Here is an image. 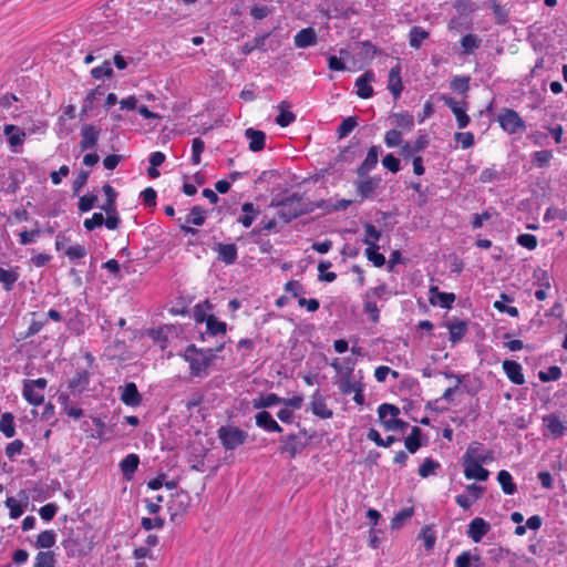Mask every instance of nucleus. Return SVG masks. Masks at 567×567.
Instances as JSON below:
<instances>
[{"mask_svg": "<svg viewBox=\"0 0 567 567\" xmlns=\"http://www.w3.org/2000/svg\"><path fill=\"white\" fill-rule=\"evenodd\" d=\"M463 472L466 480L484 482L488 480L489 471L481 463L462 460Z\"/></svg>", "mask_w": 567, "mask_h": 567, "instance_id": "obj_13", "label": "nucleus"}, {"mask_svg": "<svg viewBox=\"0 0 567 567\" xmlns=\"http://www.w3.org/2000/svg\"><path fill=\"white\" fill-rule=\"evenodd\" d=\"M429 144V136L426 134H420L413 143L404 142L399 153L404 158L419 156L417 154L424 151Z\"/></svg>", "mask_w": 567, "mask_h": 567, "instance_id": "obj_11", "label": "nucleus"}, {"mask_svg": "<svg viewBox=\"0 0 567 567\" xmlns=\"http://www.w3.org/2000/svg\"><path fill=\"white\" fill-rule=\"evenodd\" d=\"M543 422L554 437L557 439L564 435L566 426L557 415H546L544 416Z\"/></svg>", "mask_w": 567, "mask_h": 567, "instance_id": "obj_31", "label": "nucleus"}, {"mask_svg": "<svg viewBox=\"0 0 567 567\" xmlns=\"http://www.w3.org/2000/svg\"><path fill=\"white\" fill-rule=\"evenodd\" d=\"M503 370H504L506 377L509 379V381L513 382L514 384L522 385L525 383L523 368L518 362L512 361V360H505L503 362Z\"/></svg>", "mask_w": 567, "mask_h": 567, "instance_id": "obj_23", "label": "nucleus"}, {"mask_svg": "<svg viewBox=\"0 0 567 567\" xmlns=\"http://www.w3.org/2000/svg\"><path fill=\"white\" fill-rule=\"evenodd\" d=\"M497 122L502 130L508 134H516L524 132L526 128L525 122L519 114L512 109H504L497 115Z\"/></svg>", "mask_w": 567, "mask_h": 567, "instance_id": "obj_6", "label": "nucleus"}, {"mask_svg": "<svg viewBox=\"0 0 567 567\" xmlns=\"http://www.w3.org/2000/svg\"><path fill=\"white\" fill-rule=\"evenodd\" d=\"M205 210L199 206H194L187 217V223L195 226H202L205 223Z\"/></svg>", "mask_w": 567, "mask_h": 567, "instance_id": "obj_59", "label": "nucleus"}, {"mask_svg": "<svg viewBox=\"0 0 567 567\" xmlns=\"http://www.w3.org/2000/svg\"><path fill=\"white\" fill-rule=\"evenodd\" d=\"M454 140L461 144L463 150L472 147L475 143L472 132H457L454 134Z\"/></svg>", "mask_w": 567, "mask_h": 567, "instance_id": "obj_63", "label": "nucleus"}, {"mask_svg": "<svg viewBox=\"0 0 567 567\" xmlns=\"http://www.w3.org/2000/svg\"><path fill=\"white\" fill-rule=\"evenodd\" d=\"M430 37V33L422 27H412L409 32V44L413 49H420L423 41Z\"/></svg>", "mask_w": 567, "mask_h": 567, "instance_id": "obj_36", "label": "nucleus"}, {"mask_svg": "<svg viewBox=\"0 0 567 567\" xmlns=\"http://www.w3.org/2000/svg\"><path fill=\"white\" fill-rule=\"evenodd\" d=\"M357 124V120L353 116H348L347 118H344L338 126V137H347L355 128Z\"/></svg>", "mask_w": 567, "mask_h": 567, "instance_id": "obj_54", "label": "nucleus"}, {"mask_svg": "<svg viewBox=\"0 0 567 567\" xmlns=\"http://www.w3.org/2000/svg\"><path fill=\"white\" fill-rule=\"evenodd\" d=\"M449 329V339L453 344L458 343L467 333V322L464 320L455 319L446 323Z\"/></svg>", "mask_w": 567, "mask_h": 567, "instance_id": "obj_25", "label": "nucleus"}, {"mask_svg": "<svg viewBox=\"0 0 567 567\" xmlns=\"http://www.w3.org/2000/svg\"><path fill=\"white\" fill-rule=\"evenodd\" d=\"M280 401L281 398L276 393H268L266 395H260L258 398L252 399L251 404L254 409L262 410L280 404Z\"/></svg>", "mask_w": 567, "mask_h": 567, "instance_id": "obj_35", "label": "nucleus"}, {"mask_svg": "<svg viewBox=\"0 0 567 567\" xmlns=\"http://www.w3.org/2000/svg\"><path fill=\"white\" fill-rule=\"evenodd\" d=\"M227 323L218 320L214 315H209L206 319V332L209 336L225 334Z\"/></svg>", "mask_w": 567, "mask_h": 567, "instance_id": "obj_40", "label": "nucleus"}, {"mask_svg": "<svg viewBox=\"0 0 567 567\" xmlns=\"http://www.w3.org/2000/svg\"><path fill=\"white\" fill-rule=\"evenodd\" d=\"M214 250L217 252L218 260L225 265H233L238 258V250L235 244H221L215 245Z\"/></svg>", "mask_w": 567, "mask_h": 567, "instance_id": "obj_20", "label": "nucleus"}, {"mask_svg": "<svg viewBox=\"0 0 567 567\" xmlns=\"http://www.w3.org/2000/svg\"><path fill=\"white\" fill-rule=\"evenodd\" d=\"M258 215L259 210L252 203H244L241 206V215L238 217V223H240L245 228H249Z\"/></svg>", "mask_w": 567, "mask_h": 567, "instance_id": "obj_32", "label": "nucleus"}, {"mask_svg": "<svg viewBox=\"0 0 567 567\" xmlns=\"http://www.w3.org/2000/svg\"><path fill=\"white\" fill-rule=\"evenodd\" d=\"M33 567H55V557L52 551H39L34 558Z\"/></svg>", "mask_w": 567, "mask_h": 567, "instance_id": "obj_49", "label": "nucleus"}, {"mask_svg": "<svg viewBox=\"0 0 567 567\" xmlns=\"http://www.w3.org/2000/svg\"><path fill=\"white\" fill-rule=\"evenodd\" d=\"M224 349V344L216 350L198 349L196 346H188L183 352V359L189 364V371L193 377L205 378L209 374V368L216 359V352Z\"/></svg>", "mask_w": 567, "mask_h": 567, "instance_id": "obj_1", "label": "nucleus"}, {"mask_svg": "<svg viewBox=\"0 0 567 567\" xmlns=\"http://www.w3.org/2000/svg\"><path fill=\"white\" fill-rule=\"evenodd\" d=\"M419 538L423 540L424 547L427 551L432 550L436 542V530L433 525H425L420 534Z\"/></svg>", "mask_w": 567, "mask_h": 567, "instance_id": "obj_42", "label": "nucleus"}, {"mask_svg": "<svg viewBox=\"0 0 567 567\" xmlns=\"http://www.w3.org/2000/svg\"><path fill=\"white\" fill-rule=\"evenodd\" d=\"M382 165L384 168L395 174L401 169L400 159L396 158L393 154H386L382 158Z\"/></svg>", "mask_w": 567, "mask_h": 567, "instance_id": "obj_64", "label": "nucleus"}, {"mask_svg": "<svg viewBox=\"0 0 567 567\" xmlns=\"http://www.w3.org/2000/svg\"><path fill=\"white\" fill-rule=\"evenodd\" d=\"M100 128L95 125L85 124L81 128L80 147L82 151L92 150L97 144L100 137Z\"/></svg>", "mask_w": 567, "mask_h": 567, "instance_id": "obj_15", "label": "nucleus"}, {"mask_svg": "<svg viewBox=\"0 0 567 567\" xmlns=\"http://www.w3.org/2000/svg\"><path fill=\"white\" fill-rule=\"evenodd\" d=\"M491 529V525L482 517L473 518L467 527V536L474 542L480 543Z\"/></svg>", "mask_w": 567, "mask_h": 567, "instance_id": "obj_16", "label": "nucleus"}, {"mask_svg": "<svg viewBox=\"0 0 567 567\" xmlns=\"http://www.w3.org/2000/svg\"><path fill=\"white\" fill-rule=\"evenodd\" d=\"M441 100L455 115L456 122H457V127L465 128L471 122V118L466 113V111H467L466 104L463 102H458L454 97L449 96V95H442Z\"/></svg>", "mask_w": 567, "mask_h": 567, "instance_id": "obj_8", "label": "nucleus"}, {"mask_svg": "<svg viewBox=\"0 0 567 567\" xmlns=\"http://www.w3.org/2000/svg\"><path fill=\"white\" fill-rule=\"evenodd\" d=\"M3 133L8 137L11 152L20 153L27 137L24 130L13 124H7L3 126Z\"/></svg>", "mask_w": 567, "mask_h": 567, "instance_id": "obj_10", "label": "nucleus"}, {"mask_svg": "<svg viewBox=\"0 0 567 567\" xmlns=\"http://www.w3.org/2000/svg\"><path fill=\"white\" fill-rule=\"evenodd\" d=\"M18 279L19 274L17 270H7L0 267V282L6 291H11Z\"/></svg>", "mask_w": 567, "mask_h": 567, "instance_id": "obj_44", "label": "nucleus"}, {"mask_svg": "<svg viewBox=\"0 0 567 567\" xmlns=\"http://www.w3.org/2000/svg\"><path fill=\"white\" fill-rule=\"evenodd\" d=\"M365 257L375 267H383L385 265V257L379 252V246H369L365 248Z\"/></svg>", "mask_w": 567, "mask_h": 567, "instance_id": "obj_51", "label": "nucleus"}, {"mask_svg": "<svg viewBox=\"0 0 567 567\" xmlns=\"http://www.w3.org/2000/svg\"><path fill=\"white\" fill-rule=\"evenodd\" d=\"M462 460L481 464H488L494 460V456L493 452L485 449L482 443L472 442L463 454Z\"/></svg>", "mask_w": 567, "mask_h": 567, "instance_id": "obj_7", "label": "nucleus"}, {"mask_svg": "<svg viewBox=\"0 0 567 567\" xmlns=\"http://www.w3.org/2000/svg\"><path fill=\"white\" fill-rule=\"evenodd\" d=\"M365 237L363 243L369 246H378V241L381 237V231L372 224H367L364 226Z\"/></svg>", "mask_w": 567, "mask_h": 567, "instance_id": "obj_50", "label": "nucleus"}, {"mask_svg": "<svg viewBox=\"0 0 567 567\" xmlns=\"http://www.w3.org/2000/svg\"><path fill=\"white\" fill-rule=\"evenodd\" d=\"M421 430L417 426H414L411 431V434L405 439L404 445L406 450L414 454L421 447Z\"/></svg>", "mask_w": 567, "mask_h": 567, "instance_id": "obj_48", "label": "nucleus"}, {"mask_svg": "<svg viewBox=\"0 0 567 567\" xmlns=\"http://www.w3.org/2000/svg\"><path fill=\"white\" fill-rule=\"evenodd\" d=\"M120 399L125 405L136 408L142 403V394L134 382L125 383L120 388Z\"/></svg>", "mask_w": 567, "mask_h": 567, "instance_id": "obj_14", "label": "nucleus"}, {"mask_svg": "<svg viewBox=\"0 0 567 567\" xmlns=\"http://www.w3.org/2000/svg\"><path fill=\"white\" fill-rule=\"evenodd\" d=\"M516 243L528 250H534L536 249L538 241L535 235L520 234L516 237Z\"/></svg>", "mask_w": 567, "mask_h": 567, "instance_id": "obj_61", "label": "nucleus"}, {"mask_svg": "<svg viewBox=\"0 0 567 567\" xmlns=\"http://www.w3.org/2000/svg\"><path fill=\"white\" fill-rule=\"evenodd\" d=\"M391 117L394 120L396 128L404 132H411L414 127V117L409 112L394 113Z\"/></svg>", "mask_w": 567, "mask_h": 567, "instance_id": "obj_34", "label": "nucleus"}, {"mask_svg": "<svg viewBox=\"0 0 567 567\" xmlns=\"http://www.w3.org/2000/svg\"><path fill=\"white\" fill-rule=\"evenodd\" d=\"M270 206L277 208L278 217L285 223H289L312 210L310 204L306 203L303 197L297 193L286 196L282 199L274 198Z\"/></svg>", "mask_w": 567, "mask_h": 567, "instance_id": "obj_2", "label": "nucleus"}, {"mask_svg": "<svg viewBox=\"0 0 567 567\" xmlns=\"http://www.w3.org/2000/svg\"><path fill=\"white\" fill-rule=\"evenodd\" d=\"M381 153V147L378 145H373L368 150L367 156L361 165L358 167L357 173L359 176H365L369 172L375 168L379 155Z\"/></svg>", "mask_w": 567, "mask_h": 567, "instance_id": "obj_22", "label": "nucleus"}, {"mask_svg": "<svg viewBox=\"0 0 567 567\" xmlns=\"http://www.w3.org/2000/svg\"><path fill=\"white\" fill-rule=\"evenodd\" d=\"M310 411L313 415L323 420L331 419L333 416V412L327 405V399L320 390H316L311 395Z\"/></svg>", "mask_w": 567, "mask_h": 567, "instance_id": "obj_9", "label": "nucleus"}, {"mask_svg": "<svg viewBox=\"0 0 567 567\" xmlns=\"http://www.w3.org/2000/svg\"><path fill=\"white\" fill-rule=\"evenodd\" d=\"M6 506L9 508L11 519H18L24 512L23 505L14 497H8L6 499Z\"/></svg>", "mask_w": 567, "mask_h": 567, "instance_id": "obj_55", "label": "nucleus"}, {"mask_svg": "<svg viewBox=\"0 0 567 567\" xmlns=\"http://www.w3.org/2000/svg\"><path fill=\"white\" fill-rule=\"evenodd\" d=\"M414 514L413 507H406L399 511L391 520V527L393 529L400 528L409 518Z\"/></svg>", "mask_w": 567, "mask_h": 567, "instance_id": "obj_52", "label": "nucleus"}, {"mask_svg": "<svg viewBox=\"0 0 567 567\" xmlns=\"http://www.w3.org/2000/svg\"><path fill=\"white\" fill-rule=\"evenodd\" d=\"M363 310L372 322H378L380 318V310L375 300L364 297Z\"/></svg>", "mask_w": 567, "mask_h": 567, "instance_id": "obj_57", "label": "nucleus"}, {"mask_svg": "<svg viewBox=\"0 0 567 567\" xmlns=\"http://www.w3.org/2000/svg\"><path fill=\"white\" fill-rule=\"evenodd\" d=\"M140 465V457L135 453L127 454L118 464L123 477L131 481Z\"/></svg>", "mask_w": 567, "mask_h": 567, "instance_id": "obj_26", "label": "nucleus"}, {"mask_svg": "<svg viewBox=\"0 0 567 567\" xmlns=\"http://www.w3.org/2000/svg\"><path fill=\"white\" fill-rule=\"evenodd\" d=\"M47 385L48 381L44 378L24 380L22 389L24 400L33 406L41 405L44 402V391Z\"/></svg>", "mask_w": 567, "mask_h": 567, "instance_id": "obj_5", "label": "nucleus"}, {"mask_svg": "<svg viewBox=\"0 0 567 567\" xmlns=\"http://www.w3.org/2000/svg\"><path fill=\"white\" fill-rule=\"evenodd\" d=\"M401 64L398 63L393 68L390 69L389 75H388V90L392 94L394 101L399 100L401 97V94L404 90V85L401 78Z\"/></svg>", "mask_w": 567, "mask_h": 567, "instance_id": "obj_12", "label": "nucleus"}, {"mask_svg": "<svg viewBox=\"0 0 567 567\" xmlns=\"http://www.w3.org/2000/svg\"><path fill=\"white\" fill-rule=\"evenodd\" d=\"M217 436L226 451H231L243 445L248 433L238 426L223 425L217 430Z\"/></svg>", "mask_w": 567, "mask_h": 567, "instance_id": "obj_4", "label": "nucleus"}, {"mask_svg": "<svg viewBox=\"0 0 567 567\" xmlns=\"http://www.w3.org/2000/svg\"><path fill=\"white\" fill-rule=\"evenodd\" d=\"M112 74L113 69L110 61H104L101 65H97L91 70V75L95 80L111 78Z\"/></svg>", "mask_w": 567, "mask_h": 567, "instance_id": "obj_53", "label": "nucleus"}, {"mask_svg": "<svg viewBox=\"0 0 567 567\" xmlns=\"http://www.w3.org/2000/svg\"><path fill=\"white\" fill-rule=\"evenodd\" d=\"M497 482L499 483L504 494L514 495L517 492V486L514 483L513 476L508 471H499L497 473Z\"/></svg>", "mask_w": 567, "mask_h": 567, "instance_id": "obj_33", "label": "nucleus"}, {"mask_svg": "<svg viewBox=\"0 0 567 567\" xmlns=\"http://www.w3.org/2000/svg\"><path fill=\"white\" fill-rule=\"evenodd\" d=\"M245 136L249 142V150L252 152H260L265 148L266 134L262 131L247 128Z\"/></svg>", "mask_w": 567, "mask_h": 567, "instance_id": "obj_27", "label": "nucleus"}, {"mask_svg": "<svg viewBox=\"0 0 567 567\" xmlns=\"http://www.w3.org/2000/svg\"><path fill=\"white\" fill-rule=\"evenodd\" d=\"M256 425L268 433H281L282 427L267 411H260L255 415Z\"/></svg>", "mask_w": 567, "mask_h": 567, "instance_id": "obj_21", "label": "nucleus"}, {"mask_svg": "<svg viewBox=\"0 0 567 567\" xmlns=\"http://www.w3.org/2000/svg\"><path fill=\"white\" fill-rule=\"evenodd\" d=\"M282 452L288 453L290 457H295L301 450L300 443L296 434H290L282 440Z\"/></svg>", "mask_w": 567, "mask_h": 567, "instance_id": "obj_47", "label": "nucleus"}, {"mask_svg": "<svg viewBox=\"0 0 567 567\" xmlns=\"http://www.w3.org/2000/svg\"><path fill=\"white\" fill-rule=\"evenodd\" d=\"M392 295H395V292L390 291L385 284H380L374 288L368 289L364 293V297L372 300H388Z\"/></svg>", "mask_w": 567, "mask_h": 567, "instance_id": "obj_43", "label": "nucleus"}, {"mask_svg": "<svg viewBox=\"0 0 567 567\" xmlns=\"http://www.w3.org/2000/svg\"><path fill=\"white\" fill-rule=\"evenodd\" d=\"M318 38L313 28L301 29L293 38V43L298 49H306L317 44Z\"/></svg>", "mask_w": 567, "mask_h": 567, "instance_id": "obj_24", "label": "nucleus"}, {"mask_svg": "<svg viewBox=\"0 0 567 567\" xmlns=\"http://www.w3.org/2000/svg\"><path fill=\"white\" fill-rule=\"evenodd\" d=\"M456 297L453 292H442L436 286L430 288L429 301L432 306H439L443 309H451Z\"/></svg>", "mask_w": 567, "mask_h": 567, "instance_id": "obj_18", "label": "nucleus"}, {"mask_svg": "<svg viewBox=\"0 0 567 567\" xmlns=\"http://www.w3.org/2000/svg\"><path fill=\"white\" fill-rule=\"evenodd\" d=\"M481 45V39L473 33L465 34L461 39V47L463 50V53L468 55L474 52V50L478 49Z\"/></svg>", "mask_w": 567, "mask_h": 567, "instance_id": "obj_45", "label": "nucleus"}, {"mask_svg": "<svg viewBox=\"0 0 567 567\" xmlns=\"http://www.w3.org/2000/svg\"><path fill=\"white\" fill-rule=\"evenodd\" d=\"M384 143L388 147L402 146L404 143L402 132L396 128L388 131L384 135Z\"/></svg>", "mask_w": 567, "mask_h": 567, "instance_id": "obj_56", "label": "nucleus"}, {"mask_svg": "<svg viewBox=\"0 0 567 567\" xmlns=\"http://www.w3.org/2000/svg\"><path fill=\"white\" fill-rule=\"evenodd\" d=\"M0 432L8 439L16 435L14 416L10 412H6L0 417Z\"/></svg>", "mask_w": 567, "mask_h": 567, "instance_id": "obj_39", "label": "nucleus"}, {"mask_svg": "<svg viewBox=\"0 0 567 567\" xmlns=\"http://www.w3.org/2000/svg\"><path fill=\"white\" fill-rule=\"evenodd\" d=\"M56 543V533L53 529L41 532L35 540L37 548L50 549Z\"/></svg>", "mask_w": 567, "mask_h": 567, "instance_id": "obj_38", "label": "nucleus"}, {"mask_svg": "<svg viewBox=\"0 0 567 567\" xmlns=\"http://www.w3.org/2000/svg\"><path fill=\"white\" fill-rule=\"evenodd\" d=\"M374 79V73L372 71H367L355 80L354 86L359 97L367 100L373 96L374 91L371 83Z\"/></svg>", "mask_w": 567, "mask_h": 567, "instance_id": "obj_17", "label": "nucleus"}, {"mask_svg": "<svg viewBox=\"0 0 567 567\" xmlns=\"http://www.w3.org/2000/svg\"><path fill=\"white\" fill-rule=\"evenodd\" d=\"M381 424L386 431L402 432L408 423L399 419L400 410L395 405L383 403L378 408Z\"/></svg>", "mask_w": 567, "mask_h": 567, "instance_id": "obj_3", "label": "nucleus"}, {"mask_svg": "<svg viewBox=\"0 0 567 567\" xmlns=\"http://www.w3.org/2000/svg\"><path fill=\"white\" fill-rule=\"evenodd\" d=\"M205 150V143L202 138L196 137L192 141V164L198 165L202 161V153Z\"/></svg>", "mask_w": 567, "mask_h": 567, "instance_id": "obj_58", "label": "nucleus"}, {"mask_svg": "<svg viewBox=\"0 0 567 567\" xmlns=\"http://www.w3.org/2000/svg\"><path fill=\"white\" fill-rule=\"evenodd\" d=\"M441 467V464L432 457H426L419 467V475L422 478L436 475V471Z\"/></svg>", "mask_w": 567, "mask_h": 567, "instance_id": "obj_46", "label": "nucleus"}, {"mask_svg": "<svg viewBox=\"0 0 567 567\" xmlns=\"http://www.w3.org/2000/svg\"><path fill=\"white\" fill-rule=\"evenodd\" d=\"M189 505V495L186 492H176L173 495L168 509L172 512V516H176L184 513Z\"/></svg>", "mask_w": 567, "mask_h": 567, "instance_id": "obj_28", "label": "nucleus"}, {"mask_svg": "<svg viewBox=\"0 0 567 567\" xmlns=\"http://www.w3.org/2000/svg\"><path fill=\"white\" fill-rule=\"evenodd\" d=\"M381 178L379 177H367L357 183L358 194L362 198H368L380 185Z\"/></svg>", "mask_w": 567, "mask_h": 567, "instance_id": "obj_30", "label": "nucleus"}, {"mask_svg": "<svg viewBox=\"0 0 567 567\" xmlns=\"http://www.w3.org/2000/svg\"><path fill=\"white\" fill-rule=\"evenodd\" d=\"M363 384L361 381H357L354 379V375H340V379L338 381V388L341 391L342 394H351L353 391H355L358 388H361Z\"/></svg>", "mask_w": 567, "mask_h": 567, "instance_id": "obj_37", "label": "nucleus"}, {"mask_svg": "<svg viewBox=\"0 0 567 567\" xmlns=\"http://www.w3.org/2000/svg\"><path fill=\"white\" fill-rule=\"evenodd\" d=\"M90 384V373L85 369H79L69 380L68 388L73 394H81Z\"/></svg>", "mask_w": 567, "mask_h": 567, "instance_id": "obj_19", "label": "nucleus"}, {"mask_svg": "<svg viewBox=\"0 0 567 567\" xmlns=\"http://www.w3.org/2000/svg\"><path fill=\"white\" fill-rule=\"evenodd\" d=\"M87 251L86 248L83 245L75 244L72 246H69L65 249V255L71 261L84 258L86 256Z\"/></svg>", "mask_w": 567, "mask_h": 567, "instance_id": "obj_60", "label": "nucleus"}, {"mask_svg": "<svg viewBox=\"0 0 567 567\" xmlns=\"http://www.w3.org/2000/svg\"><path fill=\"white\" fill-rule=\"evenodd\" d=\"M553 157V153L548 150L537 151L533 154V163L537 167H545Z\"/></svg>", "mask_w": 567, "mask_h": 567, "instance_id": "obj_62", "label": "nucleus"}, {"mask_svg": "<svg viewBox=\"0 0 567 567\" xmlns=\"http://www.w3.org/2000/svg\"><path fill=\"white\" fill-rule=\"evenodd\" d=\"M289 105L284 101L279 104V114L276 117V123L281 127H287L296 121V115L287 110Z\"/></svg>", "mask_w": 567, "mask_h": 567, "instance_id": "obj_41", "label": "nucleus"}, {"mask_svg": "<svg viewBox=\"0 0 567 567\" xmlns=\"http://www.w3.org/2000/svg\"><path fill=\"white\" fill-rule=\"evenodd\" d=\"M455 567H486V565L478 555L465 550L456 557Z\"/></svg>", "mask_w": 567, "mask_h": 567, "instance_id": "obj_29", "label": "nucleus"}]
</instances>
